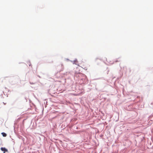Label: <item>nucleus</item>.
Listing matches in <instances>:
<instances>
[{"instance_id": "2", "label": "nucleus", "mask_w": 153, "mask_h": 153, "mask_svg": "<svg viewBox=\"0 0 153 153\" xmlns=\"http://www.w3.org/2000/svg\"><path fill=\"white\" fill-rule=\"evenodd\" d=\"M1 134L4 137H5L7 136V134L5 133L2 132L1 133Z\"/></svg>"}, {"instance_id": "1", "label": "nucleus", "mask_w": 153, "mask_h": 153, "mask_svg": "<svg viewBox=\"0 0 153 153\" xmlns=\"http://www.w3.org/2000/svg\"><path fill=\"white\" fill-rule=\"evenodd\" d=\"M1 149L2 151L4 152L3 153H5L6 152H8L7 149H6L5 148L1 147Z\"/></svg>"}]
</instances>
